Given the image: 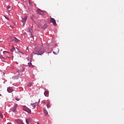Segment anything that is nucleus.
Listing matches in <instances>:
<instances>
[{"mask_svg": "<svg viewBox=\"0 0 124 124\" xmlns=\"http://www.w3.org/2000/svg\"><path fill=\"white\" fill-rule=\"evenodd\" d=\"M44 112L45 116H47V115H48V111H47V110L46 109H44Z\"/></svg>", "mask_w": 124, "mask_h": 124, "instance_id": "12", "label": "nucleus"}, {"mask_svg": "<svg viewBox=\"0 0 124 124\" xmlns=\"http://www.w3.org/2000/svg\"><path fill=\"white\" fill-rule=\"evenodd\" d=\"M0 95H1V94H0Z\"/></svg>", "mask_w": 124, "mask_h": 124, "instance_id": "30", "label": "nucleus"}, {"mask_svg": "<svg viewBox=\"0 0 124 124\" xmlns=\"http://www.w3.org/2000/svg\"><path fill=\"white\" fill-rule=\"evenodd\" d=\"M14 38H15L16 40L12 39V41L13 42H14V41H16V42H18V41H19V40H18V39L16 38V37H15Z\"/></svg>", "mask_w": 124, "mask_h": 124, "instance_id": "13", "label": "nucleus"}, {"mask_svg": "<svg viewBox=\"0 0 124 124\" xmlns=\"http://www.w3.org/2000/svg\"><path fill=\"white\" fill-rule=\"evenodd\" d=\"M7 124H10V123H7Z\"/></svg>", "mask_w": 124, "mask_h": 124, "instance_id": "28", "label": "nucleus"}, {"mask_svg": "<svg viewBox=\"0 0 124 124\" xmlns=\"http://www.w3.org/2000/svg\"><path fill=\"white\" fill-rule=\"evenodd\" d=\"M5 17L7 19V20H9V18H8V17L5 16Z\"/></svg>", "mask_w": 124, "mask_h": 124, "instance_id": "27", "label": "nucleus"}, {"mask_svg": "<svg viewBox=\"0 0 124 124\" xmlns=\"http://www.w3.org/2000/svg\"><path fill=\"white\" fill-rule=\"evenodd\" d=\"M0 118H1V119H2L3 118V115H2V114L1 113V112L0 111Z\"/></svg>", "mask_w": 124, "mask_h": 124, "instance_id": "20", "label": "nucleus"}, {"mask_svg": "<svg viewBox=\"0 0 124 124\" xmlns=\"http://www.w3.org/2000/svg\"><path fill=\"white\" fill-rule=\"evenodd\" d=\"M37 124H40L39 123H37Z\"/></svg>", "mask_w": 124, "mask_h": 124, "instance_id": "29", "label": "nucleus"}, {"mask_svg": "<svg viewBox=\"0 0 124 124\" xmlns=\"http://www.w3.org/2000/svg\"><path fill=\"white\" fill-rule=\"evenodd\" d=\"M47 108H48V109H49V108H51V106H50V104L48 103L46 105Z\"/></svg>", "mask_w": 124, "mask_h": 124, "instance_id": "16", "label": "nucleus"}, {"mask_svg": "<svg viewBox=\"0 0 124 124\" xmlns=\"http://www.w3.org/2000/svg\"><path fill=\"white\" fill-rule=\"evenodd\" d=\"M7 8L8 10H9V9H10V6H8L7 7Z\"/></svg>", "mask_w": 124, "mask_h": 124, "instance_id": "26", "label": "nucleus"}, {"mask_svg": "<svg viewBox=\"0 0 124 124\" xmlns=\"http://www.w3.org/2000/svg\"><path fill=\"white\" fill-rule=\"evenodd\" d=\"M16 49L15 47H14V46H12V48L11 49V52H12V53H13V52H14V51H16Z\"/></svg>", "mask_w": 124, "mask_h": 124, "instance_id": "11", "label": "nucleus"}, {"mask_svg": "<svg viewBox=\"0 0 124 124\" xmlns=\"http://www.w3.org/2000/svg\"><path fill=\"white\" fill-rule=\"evenodd\" d=\"M18 54H19V55H23L22 52H20V51H19V52H18Z\"/></svg>", "mask_w": 124, "mask_h": 124, "instance_id": "24", "label": "nucleus"}, {"mask_svg": "<svg viewBox=\"0 0 124 124\" xmlns=\"http://www.w3.org/2000/svg\"><path fill=\"white\" fill-rule=\"evenodd\" d=\"M50 23H52L54 26H57V23L56 22V20H55V19H54L53 18L51 17L50 18Z\"/></svg>", "mask_w": 124, "mask_h": 124, "instance_id": "3", "label": "nucleus"}, {"mask_svg": "<svg viewBox=\"0 0 124 124\" xmlns=\"http://www.w3.org/2000/svg\"><path fill=\"white\" fill-rule=\"evenodd\" d=\"M31 108L32 109V110H33V109H35V108H36V104H31Z\"/></svg>", "mask_w": 124, "mask_h": 124, "instance_id": "5", "label": "nucleus"}, {"mask_svg": "<svg viewBox=\"0 0 124 124\" xmlns=\"http://www.w3.org/2000/svg\"><path fill=\"white\" fill-rule=\"evenodd\" d=\"M0 118H1V119H2L3 118V115H2V114L1 113V112L0 111Z\"/></svg>", "mask_w": 124, "mask_h": 124, "instance_id": "21", "label": "nucleus"}, {"mask_svg": "<svg viewBox=\"0 0 124 124\" xmlns=\"http://www.w3.org/2000/svg\"><path fill=\"white\" fill-rule=\"evenodd\" d=\"M28 64H29V66L30 67H32V65L31 64V63L29 62V63H28Z\"/></svg>", "mask_w": 124, "mask_h": 124, "instance_id": "19", "label": "nucleus"}, {"mask_svg": "<svg viewBox=\"0 0 124 124\" xmlns=\"http://www.w3.org/2000/svg\"><path fill=\"white\" fill-rule=\"evenodd\" d=\"M47 25L45 24L43 28L46 29V28H47Z\"/></svg>", "mask_w": 124, "mask_h": 124, "instance_id": "23", "label": "nucleus"}, {"mask_svg": "<svg viewBox=\"0 0 124 124\" xmlns=\"http://www.w3.org/2000/svg\"><path fill=\"white\" fill-rule=\"evenodd\" d=\"M17 107H18V105L17 104H15L13 107L12 108V110L15 113L17 112Z\"/></svg>", "mask_w": 124, "mask_h": 124, "instance_id": "2", "label": "nucleus"}, {"mask_svg": "<svg viewBox=\"0 0 124 124\" xmlns=\"http://www.w3.org/2000/svg\"><path fill=\"white\" fill-rule=\"evenodd\" d=\"M37 13H38V14L42 15V16L44 15V12H43V11H41V10H40V9H37Z\"/></svg>", "mask_w": 124, "mask_h": 124, "instance_id": "4", "label": "nucleus"}, {"mask_svg": "<svg viewBox=\"0 0 124 124\" xmlns=\"http://www.w3.org/2000/svg\"><path fill=\"white\" fill-rule=\"evenodd\" d=\"M27 17L25 16L24 18H22V22L23 24H25L26 23V21H27Z\"/></svg>", "mask_w": 124, "mask_h": 124, "instance_id": "10", "label": "nucleus"}, {"mask_svg": "<svg viewBox=\"0 0 124 124\" xmlns=\"http://www.w3.org/2000/svg\"><path fill=\"white\" fill-rule=\"evenodd\" d=\"M31 86H32V83H30L28 84V86L29 87H31Z\"/></svg>", "mask_w": 124, "mask_h": 124, "instance_id": "18", "label": "nucleus"}, {"mask_svg": "<svg viewBox=\"0 0 124 124\" xmlns=\"http://www.w3.org/2000/svg\"><path fill=\"white\" fill-rule=\"evenodd\" d=\"M2 59H4L5 60L7 59V58L8 59H10V57H8V56L5 57H2Z\"/></svg>", "mask_w": 124, "mask_h": 124, "instance_id": "17", "label": "nucleus"}, {"mask_svg": "<svg viewBox=\"0 0 124 124\" xmlns=\"http://www.w3.org/2000/svg\"><path fill=\"white\" fill-rule=\"evenodd\" d=\"M31 122V118H29L28 119H26V123L27 124H30Z\"/></svg>", "mask_w": 124, "mask_h": 124, "instance_id": "6", "label": "nucleus"}, {"mask_svg": "<svg viewBox=\"0 0 124 124\" xmlns=\"http://www.w3.org/2000/svg\"><path fill=\"white\" fill-rule=\"evenodd\" d=\"M3 54H5V53H7V54H10V52H8V51H4L3 52Z\"/></svg>", "mask_w": 124, "mask_h": 124, "instance_id": "22", "label": "nucleus"}, {"mask_svg": "<svg viewBox=\"0 0 124 124\" xmlns=\"http://www.w3.org/2000/svg\"><path fill=\"white\" fill-rule=\"evenodd\" d=\"M24 111H26V112H27V113H29V114H31V110L29 108H25L24 109Z\"/></svg>", "mask_w": 124, "mask_h": 124, "instance_id": "7", "label": "nucleus"}, {"mask_svg": "<svg viewBox=\"0 0 124 124\" xmlns=\"http://www.w3.org/2000/svg\"><path fill=\"white\" fill-rule=\"evenodd\" d=\"M16 101H19V100H20V99H19V98H16Z\"/></svg>", "mask_w": 124, "mask_h": 124, "instance_id": "25", "label": "nucleus"}, {"mask_svg": "<svg viewBox=\"0 0 124 124\" xmlns=\"http://www.w3.org/2000/svg\"><path fill=\"white\" fill-rule=\"evenodd\" d=\"M29 3L30 5H31V6H33V5H32V3L31 2V0H29Z\"/></svg>", "mask_w": 124, "mask_h": 124, "instance_id": "15", "label": "nucleus"}, {"mask_svg": "<svg viewBox=\"0 0 124 124\" xmlns=\"http://www.w3.org/2000/svg\"><path fill=\"white\" fill-rule=\"evenodd\" d=\"M53 53L54 55H58V54H59V49H58V51L57 52H55V51H53Z\"/></svg>", "mask_w": 124, "mask_h": 124, "instance_id": "14", "label": "nucleus"}, {"mask_svg": "<svg viewBox=\"0 0 124 124\" xmlns=\"http://www.w3.org/2000/svg\"><path fill=\"white\" fill-rule=\"evenodd\" d=\"M44 95H45V96H46L47 97H48V96H49V92L45 91L44 92Z\"/></svg>", "mask_w": 124, "mask_h": 124, "instance_id": "9", "label": "nucleus"}, {"mask_svg": "<svg viewBox=\"0 0 124 124\" xmlns=\"http://www.w3.org/2000/svg\"><path fill=\"white\" fill-rule=\"evenodd\" d=\"M41 50H43V46L42 45V44L36 43L35 44V51L37 52V53L33 52L31 54V56L32 57L34 56L35 54H36V55H42L43 53H44V51Z\"/></svg>", "mask_w": 124, "mask_h": 124, "instance_id": "1", "label": "nucleus"}, {"mask_svg": "<svg viewBox=\"0 0 124 124\" xmlns=\"http://www.w3.org/2000/svg\"><path fill=\"white\" fill-rule=\"evenodd\" d=\"M7 92L8 93H12V92H13V89L11 88V87H8L7 88Z\"/></svg>", "mask_w": 124, "mask_h": 124, "instance_id": "8", "label": "nucleus"}]
</instances>
